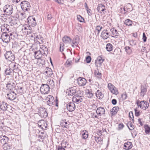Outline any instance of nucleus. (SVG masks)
Masks as SVG:
<instances>
[{
    "mask_svg": "<svg viewBox=\"0 0 150 150\" xmlns=\"http://www.w3.org/2000/svg\"><path fill=\"white\" fill-rule=\"evenodd\" d=\"M97 9L98 11H103L105 10V6L102 4H100L98 7Z\"/></svg>",
    "mask_w": 150,
    "mask_h": 150,
    "instance_id": "obj_42",
    "label": "nucleus"
},
{
    "mask_svg": "<svg viewBox=\"0 0 150 150\" xmlns=\"http://www.w3.org/2000/svg\"><path fill=\"white\" fill-rule=\"evenodd\" d=\"M143 39L144 42H145L146 41V37L144 33H143Z\"/></svg>",
    "mask_w": 150,
    "mask_h": 150,
    "instance_id": "obj_62",
    "label": "nucleus"
},
{
    "mask_svg": "<svg viewBox=\"0 0 150 150\" xmlns=\"http://www.w3.org/2000/svg\"><path fill=\"white\" fill-rule=\"evenodd\" d=\"M64 45L63 44H61L60 45V50L61 52L63 51L64 49Z\"/></svg>",
    "mask_w": 150,
    "mask_h": 150,
    "instance_id": "obj_60",
    "label": "nucleus"
},
{
    "mask_svg": "<svg viewBox=\"0 0 150 150\" xmlns=\"http://www.w3.org/2000/svg\"><path fill=\"white\" fill-rule=\"evenodd\" d=\"M5 56L6 59L10 61H13L15 59L14 56L10 51L7 52L5 54Z\"/></svg>",
    "mask_w": 150,
    "mask_h": 150,
    "instance_id": "obj_11",
    "label": "nucleus"
},
{
    "mask_svg": "<svg viewBox=\"0 0 150 150\" xmlns=\"http://www.w3.org/2000/svg\"><path fill=\"white\" fill-rule=\"evenodd\" d=\"M111 93H112L113 94H115L117 95L118 94V91L117 88L115 87L114 88L111 89L110 91Z\"/></svg>",
    "mask_w": 150,
    "mask_h": 150,
    "instance_id": "obj_47",
    "label": "nucleus"
},
{
    "mask_svg": "<svg viewBox=\"0 0 150 150\" xmlns=\"http://www.w3.org/2000/svg\"><path fill=\"white\" fill-rule=\"evenodd\" d=\"M48 82H49V84L52 86H54V82L52 80H51L49 79L47 80V83Z\"/></svg>",
    "mask_w": 150,
    "mask_h": 150,
    "instance_id": "obj_53",
    "label": "nucleus"
},
{
    "mask_svg": "<svg viewBox=\"0 0 150 150\" xmlns=\"http://www.w3.org/2000/svg\"><path fill=\"white\" fill-rule=\"evenodd\" d=\"M110 31L112 32V33L113 35L112 37H115L119 36L120 35V32L117 31V30L115 28H112L111 29Z\"/></svg>",
    "mask_w": 150,
    "mask_h": 150,
    "instance_id": "obj_26",
    "label": "nucleus"
},
{
    "mask_svg": "<svg viewBox=\"0 0 150 150\" xmlns=\"http://www.w3.org/2000/svg\"><path fill=\"white\" fill-rule=\"evenodd\" d=\"M115 86L111 83H109L108 84V88L110 91L111 90V89L114 88Z\"/></svg>",
    "mask_w": 150,
    "mask_h": 150,
    "instance_id": "obj_55",
    "label": "nucleus"
},
{
    "mask_svg": "<svg viewBox=\"0 0 150 150\" xmlns=\"http://www.w3.org/2000/svg\"><path fill=\"white\" fill-rule=\"evenodd\" d=\"M1 39L3 42L6 43L9 42L10 40V36L7 33H3L1 37Z\"/></svg>",
    "mask_w": 150,
    "mask_h": 150,
    "instance_id": "obj_10",
    "label": "nucleus"
},
{
    "mask_svg": "<svg viewBox=\"0 0 150 150\" xmlns=\"http://www.w3.org/2000/svg\"><path fill=\"white\" fill-rule=\"evenodd\" d=\"M129 117L132 119L133 121L134 120V116L133 115V112H129Z\"/></svg>",
    "mask_w": 150,
    "mask_h": 150,
    "instance_id": "obj_58",
    "label": "nucleus"
},
{
    "mask_svg": "<svg viewBox=\"0 0 150 150\" xmlns=\"http://www.w3.org/2000/svg\"><path fill=\"white\" fill-rule=\"evenodd\" d=\"M39 127L42 129H45L47 125V124L45 122L42 120L39 121L38 123Z\"/></svg>",
    "mask_w": 150,
    "mask_h": 150,
    "instance_id": "obj_17",
    "label": "nucleus"
},
{
    "mask_svg": "<svg viewBox=\"0 0 150 150\" xmlns=\"http://www.w3.org/2000/svg\"><path fill=\"white\" fill-rule=\"evenodd\" d=\"M72 64V61L70 59H68L65 63V66L67 67H69L71 66Z\"/></svg>",
    "mask_w": 150,
    "mask_h": 150,
    "instance_id": "obj_48",
    "label": "nucleus"
},
{
    "mask_svg": "<svg viewBox=\"0 0 150 150\" xmlns=\"http://www.w3.org/2000/svg\"><path fill=\"white\" fill-rule=\"evenodd\" d=\"M13 70L9 68L7 69L5 71V74L6 75H11L12 73Z\"/></svg>",
    "mask_w": 150,
    "mask_h": 150,
    "instance_id": "obj_46",
    "label": "nucleus"
},
{
    "mask_svg": "<svg viewBox=\"0 0 150 150\" xmlns=\"http://www.w3.org/2000/svg\"><path fill=\"white\" fill-rule=\"evenodd\" d=\"M12 147V145L11 144H6L3 145V149L4 150H9Z\"/></svg>",
    "mask_w": 150,
    "mask_h": 150,
    "instance_id": "obj_35",
    "label": "nucleus"
},
{
    "mask_svg": "<svg viewBox=\"0 0 150 150\" xmlns=\"http://www.w3.org/2000/svg\"><path fill=\"white\" fill-rule=\"evenodd\" d=\"M95 141L98 143L100 144H101L102 143L103 139L100 137H94Z\"/></svg>",
    "mask_w": 150,
    "mask_h": 150,
    "instance_id": "obj_38",
    "label": "nucleus"
},
{
    "mask_svg": "<svg viewBox=\"0 0 150 150\" xmlns=\"http://www.w3.org/2000/svg\"><path fill=\"white\" fill-rule=\"evenodd\" d=\"M30 37L34 38V41L35 43H38L39 44H40L42 43L43 42V38L40 35H38L37 33H32Z\"/></svg>",
    "mask_w": 150,
    "mask_h": 150,
    "instance_id": "obj_2",
    "label": "nucleus"
},
{
    "mask_svg": "<svg viewBox=\"0 0 150 150\" xmlns=\"http://www.w3.org/2000/svg\"><path fill=\"white\" fill-rule=\"evenodd\" d=\"M127 126L129 129L130 130H133L134 128V126L132 124L131 122H128Z\"/></svg>",
    "mask_w": 150,
    "mask_h": 150,
    "instance_id": "obj_49",
    "label": "nucleus"
},
{
    "mask_svg": "<svg viewBox=\"0 0 150 150\" xmlns=\"http://www.w3.org/2000/svg\"><path fill=\"white\" fill-rule=\"evenodd\" d=\"M91 58L90 56H88L86 57V61L87 63H89L91 62Z\"/></svg>",
    "mask_w": 150,
    "mask_h": 150,
    "instance_id": "obj_59",
    "label": "nucleus"
},
{
    "mask_svg": "<svg viewBox=\"0 0 150 150\" xmlns=\"http://www.w3.org/2000/svg\"><path fill=\"white\" fill-rule=\"evenodd\" d=\"M86 95L88 98H91L93 96V94L91 92L88 90L86 91Z\"/></svg>",
    "mask_w": 150,
    "mask_h": 150,
    "instance_id": "obj_41",
    "label": "nucleus"
},
{
    "mask_svg": "<svg viewBox=\"0 0 150 150\" xmlns=\"http://www.w3.org/2000/svg\"><path fill=\"white\" fill-rule=\"evenodd\" d=\"M95 74L98 78H100L101 77V74L98 71H96Z\"/></svg>",
    "mask_w": 150,
    "mask_h": 150,
    "instance_id": "obj_56",
    "label": "nucleus"
},
{
    "mask_svg": "<svg viewBox=\"0 0 150 150\" xmlns=\"http://www.w3.org/2000/svg\"><path fill=\"white\" fill-rule=\"evenodd\" d=\"M86 83V81L84 78L79 77L77 79V83L79 86L85 85Z\"/></svg>",
    "mask_w": 150,
    "mask_h": 150,
    "instance_id": "obj_18",
    "label": "nucleus"
},
{
    "mask_svg": "<svg viewBox=\"0 0 150 150\" xmlns=\"http://www.w3.org/2000/svg\"><path fill=\"white\" fill-rule=\"evenodd\" d=\"M68 125L69 124L66 121V120H63L61 122L60 125L61 126L63 127L68 128Z\"/></svg>",
    "mask_w": 150,
    "mask_h": 150,
    "instance_id": "obj_32",
    "label": "nucleus"
},
{
    "mask_svg": "<svg viewBox=\"0 0 150 150\" xmlns=\"http://www.w3.org/2000/svg\"><path fill=\"white\" fill-rule=\"evenodd\" d=\"M145 131L146 134H149L150 132V127L148 125H145L144 126Z\"/></svg>",
    "mask_w": 150,
    "mask_h": 150,
    "instance_id": "obj_39",
    "label": "nucleus"
},
{
    "mask_svg": "<svg viewBox=\"0 0 150 150\" xmlns=\"http://www.w3.org/2000/svg\"><path fill=\"white\" fill-rule=\"evenodd\" d=\"M77 18L78 21L81 22H83L84 21L83 18L80 15L77 16Z\"/></svg>",
    "mask_w": 150,
    "mask_h": 150,
    "instance_id": "obj_54",
    "label": "nucleus"
},
{
    "mask_svg": "<svg viewBox=\"0 0 150 150\" xmlns=\"http://www.w3.org/2000/svg\"><path fill=\"white\" fill-rule=\"evenodd\" d=\"M4 12L8 15H11L13 12L12 6L9 5H6L4 8Z\"/></svg>",
    "mask_w": 150,
    "mask_h": 150,
    "instance_id": "obj_7",
    "label": "nucleus"
},
{
    "mask_svg": "<svg viewBox=\"0 0 150 150\" xmlns=\"http://www.w3.org/2000/svg\"><path fill=\"white\" fill-rule=\"evenodd\" d=\"M42 46H45L43 45H40L39 44L36 45V44H34L32 45V47L33 48V50H34V52L35 51L40 50Z\"/></svg>",
    "mask_w": 150,
    "mask_h": 150,
    "instance_id": "obj_31",
    "label": "nucleus"
},
{
    "mask_svg": "<svg viewBox=\"0 0 150 150\" xmlns=\"http://www.w3.org/2000/svg\"><path fill=\"white\" fill-rule=\"evenodd\" d=\"M40 91L42 94H47L50 91V87L47 84H43L40 87Z\"/></svg>",
    "mask_w": 150,
    "mask_h": 150,
    "instance_id": "obj_5",
    "label": "nucleus"
},
{
    "mask_svg": "<svg viewBox=\"0 0 150 150\" xmlns=\"http://www.w3.org/2000/svg\"><path fill=\"white\" fill-rule=\"evenodd\" d=\"M18 23H19L18 20L17 18H14L12 19L11 22V25L16 26L17 25Z\"/></svg>",
    "mask_w": 150,
    "mask_h": 150,
    "instance_id": "obj_33",
    "label": "nucleus"
},
{
    "mask_svg": "<svg viewBox=\"0 0 150 150\" xmlns=\"http://www.w3.org/2000/svg\"><path fill=\"white\" fill-rule=\"evenodd\" d=\"M20 27V30L24 34H29L32 32L30 27L27 25H21Z\"/></svg>",
    "mask_w": 150,
    "mask_h": 150,
    "instance_id": "obj_4",
    "label": "nucleus"
},
{
    "mask_svg": "<svg viewBox=\"0 0 150 150\" xmlns=\"http://www.w3.org/2000/svg\"><path fill=\"white\" fill-rule=\"evenodd\" d=\"M38 113L41 117L45 118L47 116V113L45 108H40L38 109Z\"/></svg>",
    "mask_w": 150,
    "mask_h": 150,
    "instance_id": "obj_8",
    "label": "nucleus"
},
{
    "mask_svg": "<svg viewBox=\"0 0 150 150\" xmlns=\"http://www.w3.org/2000/svg\"><path fill=\"white\" fill-rule=\"evenodd\" d=\"M82 100V97L77 94L75 95L73 98V101L76 103H79Z\"/></svg>",
    "mask_w": 150,
    "mask_h": 150,
    "instance_id": "obj_14",
    "label": "nucleus"
},
{
    "mask_svg": "<svg viewBox=\"0 0 150 150\" xmlns=\"http://www.w3.org/2000/svg\"><path fill=\"white\" fill-rule=\"evenodd\" d=\"M40 48L34 51L35 57L36 59H40L43 54L46 55L48 53V49L46 46H42Z\"/></svg>",
    "mask_w": 150,
    "mask_h": 150,
    "instance_id": "obj_1",
    "label": "nucleus"
},
{
    "mask_svg": "<svg viewBox=\"0 0 150 150\" xmlns=\"http://www.w3.org/2000/svg\"><path fill=\"white\" fill-rule=\"evenodd\" d=\"M119 110V108L117 107H114L111 111V114L112 115H115L117 113Z\"/></svg>",
    "mask_w": 150,
    "mask_h": 150,
    "instance_id": "obj_37",
    "label": "nucleus"
},
{
    "mask_svg": "<svg viewBox=\"0 0 150 150\" xmlns=\"http://www.w3.org/2000/svg\"><path fill=\"white\" fill-rule=\"evenodd\" d=\"M136 103L139 107L143 110H146L149 106V103L145 100L142 101L137 100Z\"/></svg>",
    "mask_w": 150,
    "mask_h": 150,
    "instance_id": "obj_3",
    "label": "nucleus"
},
{
    "mask_svg": "<svg viewBox=\"0 0 150 150\" xmlns=\"http://www.w3.org/2000/svg\"><path fill=\"white\" fill-rule=\"evenodd\" d=\"M104 60V59H103L100 56H98L96 61L95 64L96 66L97 67H100Z\"/></svg>",
    "mask_w": 150,
    "mask_h": 150,
    "instance_id": "obj_19",
    "label": "nucleus"
},
{
    "mask_svg": "<svg viewBox=\"0 0 150 150\" xmlns=\"http://www.w3.org/2000/svg\"><path fill=\"white\" fill-rule=\"evenodd\" d=\"M47 104L51 106L54 104V98L52 96L49 95L45 98Z\"/></svg>",
    "mask_w": 150,
    "mask_h": 150,
    "instance_id": "obj_12",
    "label": "nucleus"
},
{
    "mask_svg": "<svg viewBox=\"0 0 150 150\" xmlns=\"http://www.w3.org/2000/svg\"><path fill=\"white\" fill-rule=\"evenodd\" d=\"M135 115L136 116H138L139 115V111H137L136 109L135 110Z\"/></svg>",
    "mask_w": 150,
    "mask_h": 150,
    "instance_id": "obj_64",
    "label": "nucleus"
},
{
    "mask_svg": "<svg viewBox=\"0 0 150 150\" xmlns=\"http://www.w3.org/2000/svg\"><path fill=\"white\" fill-rule=\"evenodd\" d=\"M35 62L37 64L40 66H41L45 63V60L44 59H36Z\"/></svg>",
    "mask_w": 150,
    "mask_h": 150,
    "instance_id": "obj_28",
    "label": "nucleus"
},
{
    "mask_svg": "<svg viewBox=\"0 0 150 150\" xmlns=\"http://www.w3.org/2000/svg\"><path fill=\"white\" fill-rule=\"evenodd\" d=\"M110 33L107 30H103L101 33V36L104 40L107 39L110 36Z\"/></svg>",
    "mask_w": 150,
    "mask_h": 150,
    "instance_id": "obj_22",
    "label": "nucleus"
},
{
    "mask_svg": "<svg viewBox=\"0 0 150 150\" xmlns=\"http://www.w3.org/2000/svg\"><path fill=\"white\" fill-rule=\"evenodd\" d=\"M124 23L126 25L128 26H131L132 24V22L130 19H127L125 21Z\"/></svg>",
    "mask_w": 150,
    "mask_h": 150,
    "instance_id": "obj_40",
    "label": "nucleus"
},
{
    "mask_svg": "<svg viewBox=\"0 0 150 150\" xmlns=\"http://www.w3.org/2000/svg\"><path fill=\"white\" fill-rule=\"evenodd\" d=\"M9 26L7 24H4L1 26V30L3 33H7L10 31Z\"/></svg>",
    "mask_w": 150,
    "mask_h": 150,
    "instance_id": "obj_15",
    "label": "nucleus"
},
{
    "mask_svg": "<svg viewBox=\"0 0 150 150\" xmlns=\"http://www.w3.org/2000/svg\"><path fill=\"white\" fill-rule=\"evenodd\" d=\"M28 21L29 25L34 27L36 25V22L35 18L32 17H29L28 18Z\"/></svg>",
    "mask_w": 150,
    "mask_h": 150,
    "instance_id": "obj_13",
    "label": "nucleus"
},
{
    "mask_svg": "<svg viewBox=\"0 0 150 150\" xmlns=\"http://www.w3.org/2000/svg\"><path fill=\"white\" fill-rule=\"evenodd\" d=\"M16 94L14 91H10L9 93L7 94V97L9 99L13 100L15 99L16 97Z\"/></svg>",
    "mask_w": 150,
    "mask_h": 150,
    "instance_id": "obj_16",
    "label": "nucleus"
},
{
    "mask_svg": "<svg viewBox=\"0 0 150 150\" xmlns=\"http://www.w3.org/2000/svg\"><path fill=\"white\" fill-rule=\"evenodd\" d=\"M76 91L72 87L70 88L69 89H67V93L69 96H73L76 93Z\"/></svg>",
    "mask_w": 150,
    "mask_h": 150,
    "instance_id": "obj_24",
    "label": "nucleus"
},
{
    "mask_svg": "<svg viewBox=\"0 0 150 150\" xmlns=\"http://www.w3.org/2000/svg\"><path fill=\"white\" fill-rule=\"evenodd\" d=\"M64 142H62L61 144V146H59L58 148V150H65L64 148H66V146H64L63 145V144H64Z\"/></svg>",
    "mask_w": 150,
    "mask_h": 150,
    "instance_id": "obj_50",
    "label": "nucleus"
},
{
    "mask_svg": "<svg viewBox=\"0 0 150 150\" xmlns=\"http://www.w3.org/2000/svg\"><path fill=\"white\" fill-rule=\"evenodd\" d=\"M102 28V27L99 25L97 26L96 28V30L98 31L97 34L98 35Z\"/></svg>",
    "mask_w": 150,
    "mask_h": 150,
    "instance_id": "obj_51",
    "label": "nucleus"
},
{
    "mask_svg": "<svg viewBox=\"0 0 150 150\" xmlns=\"http://www.w3.org/2000/svg\"><path fill=\"white\" fill-rule=\"evenodd\" d=\"M7 104L6 103L2 102L0 105V108L3 110H6L7 108Z\"/></svg>",
    "mask_w": 150,
    "mask_h": 150,
    "instance_id": "obj_34",
    "label": "nucleus"
},
{
    "mask_svg": "<svg viewBox=\"0 0 150 150\" xmlns=\"http://www.w3.org/2000/svg\"><path fill=\"white\" fill-rule=\"evenodd\" d=\"M22 9L24 11H28L30 9V5L29 3L26 1H23L21 3Z\"/></svg>",
    "mask_w": 150,
    "mask_h": 150,
    "instance_id": "obj_6",
    "label": "nucleus"
},
{
    "mask_svg": "<svg viewBox=\"0 0 150 150\" xmlns=\"http://www.w3.org/2000/svg\"><path fill=\"white\" fill-rule=\"evenodd\" d=\"M8 140L9 139L5 135H1L0 136V141L2 144L3 145L7 143Z\"/></svg>",
    "mask_w": 150,
    "mask_h": 150,
    "instance_id": "obj_21",
    "label": "nucleus"
},
{
    "mask_svg": "<svg viewBox=\"0 0 150 150\" xmlns=\"http://www.w3.org/2000/svg\"><path fill=\"white\" fill-rule=\"evenodd\" d=\"M127 96L126 94H122L121 95V97L123 100L127 98Z\"/></svg>",
    "mask_w": 150,
    "mask_h": 150,
    "instance_id": "obj_63",
    "label": "nucleus"
},
{
    "mask_svg": "<svg viewBox=\"0 0 150 150\" xmlns=\"http://www.w3.org/2000/svg\"><path fill=\"white\" fill-rule=\"evenodd\" d=\"M16 83L13 79H10L6 84V87L10 91L12 90L15 87Z\"/></svg>",
    "mask_w": 150,
    "mask_h": 150,
    "instance_id": "obj_9",
    "label": "nucleus"
},
{
    "mask_svg": "<svg viewBox=\"0 0 150 150\" xmlns=\"http://www.w3.org/2000/svg\"><path fill=\"white\" fill-rule=\"evenodd\" d=\"M96 96L97 97H99V98H101L103 97V94L99 90H97L96 93Z\"/></svg>",
    "mask_w": 150,
    "mask_h": 150,
    "instance_id": "obj_45",
    "label": "nucleus"
},
{
    "mask_svg": "<svg viewBox=\"0 0 150 150\" xmlns=\"http://www.w3.org/2000/svg\"><path fill=\"white\" fill-rule=\"evenodd\" d=\"M80 134L82 135L83 139H85L88 137V133L86 130L81 131Z\"/></svg>",
    "mask_w": 150,
    "mask_h": 150,
    "instance_id": "obj_29",
    "label": "nucleus"
},
{
    "mask_svg": "<svg viewBox=\"0 0 150 150\" xmlns=\"http://www.w3.org/2000/svg\"><path fill=\"white\" fill-rule=\"evenodd\" d=\"M132 146V142H128L125 143L124 149L126 150H129L131 149Z\"/></svg>",
    "mask_w": 150,
    "mask_h": 150,
    "instance_id": "obj_25",
    "label": "nucleus"
},
{
    "mask_svg": "<svg viewBox=\"0 0 150 150\" xmlns=\"http://www.w3.org/2000/svg\"><path fill=\"white\" fill-rule=\"evenodd\" d=\"M124 127V125L123 124L120 123L118 125V128L119 130L122 129Z\"/></svg>",
    "mask_w": 150,
    "mask_h": 150,
    "instance_id": "obj_61",
    "label": "nucleus"
},
{
    "mask_svg": "<svg viewBox=\"0 0 150 150\" xmlns=\"http://www.w3.org/2000/svg\"><path fill=\"white\" fill-rule=\"evenodd\" d=\"M67 108L69 111L72 112L75 109V105L74 103H70L67 105Z\"/></svg>",
    "mask_w": 150,
    "mask_h": 150,
    "instance_id": "obj_20",
    "label": "nucleus"
},
{
    "mask_svg": "<svg viewBox=\"0 0 150 150\" xmlns=\"http://www.w3.org/2000/svg\"><path fill=\"white\" fill-rule=\"evenodd\" d=\"M45 75L49 77L51 76L53 74L52 69L49 67H47L45 69Z\"/></svg>",
    "mask_w": 150,
    "mask_h": 150,
    "instance_id": "obj_23",
    "label": "nucleus"
},
{
    "mask_svg": "<svg viewBox=\"0 0 150 150\" xmlns=\"http://www.w3.org/2000/svg\"><path fill=\"white\" fill-rule=\"evenodd\" d=\"M71 40L70 37L67 36H64L62 38L63 41L65 44H68L70 43Z\"/></svg>",
    "mask_w": 150,
    "mask_h": 150,
    "instance_id": "obj_30",
    "label": "nucleus"
},
{
    "mask_svg": "<svg viewBox=\"0 0 150 150\" xmlns=\"http://www.w3.org/2000/svg\"><path fill=\"white\" fill-rule=\"evenodd\" d=\"M146 91V88H142L141 92V95L142 96H144V94H145Z\"/></svg>",
    "mask_w": 150,
    "mask_h": 150,
    "instance_id": "obj_52",
    "label": "nucleus"
},
{
    "mask_svg": "<svg viewBox=\"0 0 150 150\" xmlns=\"http://www.w3.org/2000/svg\"><path fill=\"white\" fill-rule=\"evenodd\" d=\"M127 12H131L132 10V8L131 4L128 3L126 6Z\"/></svg>",
    "mask_w": 150,
    "mask_h": 150,
    "instance_id": "obj_43",
    "label": "nucleus"
},
{
    "mask_svg": "<svg viewBox=\"0 0 150 150\" xmlns=\"http://www.w3.org/2000/svg\"><path fill=\"white\" fill-rule=\"evenodd\" d=\"M106 49L107 50L108 52H110L112 50V46L110 43H108L107 44Z\"/></svg>",
    "mask_w": 150,
    "mask_h": 150,
    "instance_id": "obj_36",
    "label": "nucleus"
},
{
    "mask_svg": "<svg viewBox=\"0 0 150 150\" xmlns=\"http://www.w3.org/2000/svg\"><path fill=\"white\" fill-rule=\"evenodd\" d=\"M125 49L126 52L129 54H130L132 52V50L131 49L130 47L126 46L125 47Z\"/></svg>",
    "mask_w": 150,
    "mask_h": 150,
    "instance_id": "obj_44",
    "label": "nucleus"
},
{
    "mask_svg": "<svg viewBox=\"0 0 150 150\" xmlns=\"http://www.w3.org/2000/svg\"><path fill=\"white\" fill-rule=\"evenodd\" d=\"M97 114L101 115L104 114L105 113V109L101 107L98 108L96 110Z\"/></svg>",
    "mask_w": 150,
    "mask_h": 150,
    "instance_id": "obj_27",
    "label": "nucleus"
},
{
    "mask_svg": "<svg viewBox=\"0 0 150 150\" xmlns=\"http://www.w3.org/2000/svg\"><path fill=\"white\" fill-rule=\"evenodd\" d=\"M141 51L143 53H146V52H147V53H149V52H146V47H142V48L141 50Z\"/></svg>",
    "mask_w": 150,
    "mask_h": 150,
    "instance_id": "obj_57",
    "label": "nucleus"
}]
</instances>
